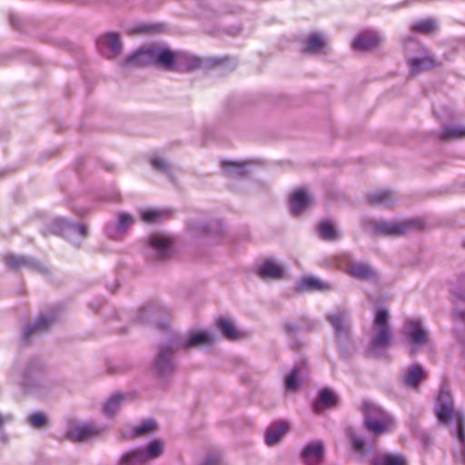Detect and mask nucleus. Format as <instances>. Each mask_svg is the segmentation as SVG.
Here are the masks:
<instances>
[{
  "instance_id": "2",
  "label": "nucleus",
  "mask_w": 465,
  "mask_h": 465,
  "mask_svg": "<svg viewBox=\"0 0 465 465\" xmlns=\"http://www.w3.org/2000/svg\"><path fill=\"white\" fill-rule=\"evenodd\" d=\"M175 52L165 45H145L128 55L122 65L133 68L146 65H155L166 71H173Z\"/></svg>"
},
{
  "instance_id": "9",
  "label": "nucleus",
  "mask_w": 465,
  "mask_h": 465,
  "mask_svg": "<svg viewBox=\"0 0 465 465\" xmlns=\"http://www.w3.org/2000/svg\"><path fill=\"white\" fill-rule=\"evenodd\" d=\"M424 227L420 218L401 221H380L373 224L375 234L383 236H401L411 231H420Z\"/></svg>"
},
{
  "instance_id": "27",
  "label": "nucleus",
  "mask_w": 465,
  "mask_h": 465,
  "mask_svg": "<svg viewBox=\"0 0 465 465\" xmlns=\"http://www.w3.org/2000/svg\"><path fill=\"white\" fill-rule=\"evenodd\" d=\"M307 374V366L304 361L297 363L291 372L285 377L284 384L287 391H294L296 390L301 381Z\"/></svg>"
},
{
  "instance_id": "3",
  "label": "nucleus",
  "mask_w": 465,
  "mask_h": 465,
  "mask_svg": "<svg viewBox=\"0 0 465 465\" xmlns=\"http://www.w3.org/2000/svg\"><path fill=\"white\" fill-rule=\"evenodd\" d=\"M435 413L440 424L447 426L454 423L455 433L462 445V456L465 463V415L462 411L454 410L452 395L446 389H441L439 392Z\"/></svg>"
},
{
  "instance_id": "22",
  "label": "nucleus",
  "mask_w": 465,
  "mask_h": 465,
  "mask_svg": "<svg viewBox=\"0 0 465 465\" xmlns=\"http://www.w3.org/2000/svg\"><path fill=\"white\" fill-rule=\"evenodd\" d=\"M369 203L373 206L390 208L398 201L395 193L387 189H381L371 192L368 196Z\"/></svg>"
},
{
  "instance_id": "30",
  "label": "nucleus",
  "mask_w": 465,
  "mask_h": 465,
  "mask_svg": "<svg viewBox=\"0 0 465 465\" xmlns=\"http://www.w3.org/2000/svg\"><path fill=\"white\" fill-rule=\"evenodd\" d=\"M379 42V37L375 33L364 32L360 34L352 42L354 50L366 51L374 48Z\"/></svg>"
},
{
  "instance_id": "31",
  "label": "nucleus",
  "mask_w": 465,
  "mask_h": 465,
  "mask_svg": "<svg viewBox=\"0 0 465 465\" xmlns=\"http://www.w3.org/2000/svg\"><path fill=\"white\" fill-rule=\"evenodd\" d=\"M288 424L284 421L272 423L266 430L265 442L268 446L275 445L280 439L286 433Z\"/></svg>"
},
{
  "instance_id": "7",
  "label": "nucleus",
  "mask_w": 465,
  "mask_h": 465,
  "mask_svg": "<svg viewBox=\"0 0 465 465\" xmlns=\"http://www.w3.org/2000/svg\"><path fill=\"white\" fill-rule=\"evenodd\" d=\"M61 312L58 308H52L39 314L34 323L26 325L22 333L25 343H30L46 333L58 321Z\"/></svg>"
},
{
  "instance_id": "29",
  "label": "nucleus",
  "mask_w": 465,
  "mask_h": 465,
  "mask_svg": "<svg viewBox=\"0 0 465 465\" xmlns=\"http://www.w3.org/2000/svg\"><path fill=\"white\" fill-rule=\"evenodd\" d=\"M283 273L282 266L272 260H266L258 270L259 276L263 280H278Z\"/></svg>"
},
{
  "instance_id": "46",
  "label": "nucleus",
  "mask_w": 465,
  "mask_h": 465,
  "mask_svg": "<svg viewBox=\"0 0 465 465\" xmlns=\"http://www.w3.org/2000/svg\"><path fill=\"white\" fill-rule=\"evenodd\" d=\"M153 30H155V26H149V25H138V26L134 27L131 31V34H134V33H146V32H151V31H153Z\"/></svg>"
},
{
  "instance_id": "50",
  "label": "nucleus",
  "mask_w": 465,
  "mask_h": 465,
  "mask_svg": "<svg viewBox=\"0 0 465 465\" xmlns=\"http://www.w3.org/2000/svg\"><path fill=\"white\" fill-rule=\"evenodd\" d=\"M284 327L289 333H295L298 330V326L294 322H286Z\"/></svg>"
},
{
  "instance_id": "28",
  "label": "nucleus",
  "mask_w": 465,
  "mask_h": 465,
  "mask_svg": "<svg viewBox=\"0 0 465 465\" xmlns=\"http://www.w3.org/2000/svg\"><path fill=\"white\" fill-rule=\"evenodd\" d=\"M221 166L229 178H243L249 173L246 162L223 161Z\"/></svg>"
},
{
  "instance_id": "32",
  "label": "nucleus",
  "mask_w": 465,
  "mask_h": 465,
  "mask_svg": "<svg viewBox=\"0 0 465 465\" xmlns=\"http://www.w3.org/2000/svg\"><path fill=\"white\" fill-rule=\"evenodd\" d=\"M297 288L299 291H321L326 292L331 289V283L327 282L321 281L315 277H305L302 278Z\"/></svg>"
},
{
  "instance_id": "52",
  "label": "nucleus",
  "mask_w": 465,
  "mask_h": 465,
  "mask_svg": "<svg viewBox=\"0 0 465 465\" xmlns=\"http://www.w3.org/2000/svg\"><path fill=\"white\" fill-rule=\"evenodd\" d=\"M462 247L465 248V238L462 240V243H461Z\"/></svg>"
},
{
  "instance_id": "33",
  "label": "nucleus",
  "mask_w": 465,
  "mask_h": 465,
  "mask_svg": "<svg viewBox=\"0 0 465 465\" xmlns=\"http://www.w3.org/2000/svg\"><path fill=\"white\" fill-rule=\"evenodd\" d=\"M371 465H407L406 458L400 453H382L370 460Z\"/></svg>"
},
{
  "instance_id": "19",
  "label": "nucleus",
  "mask_w": 465,
  "mask_h": 465,
  "mask_svg": "<svg viewBox=\"0 0 465 465\" xmlns=\"http://www.w3.org/2000/svg\"><path fill=\"white\" fill-rule=\"evenodd\" d=\"M5 261L11 270L27 268L38 272L45 271V268L41 262L29 256H15L14 254H7L5 257Z\"/></svg>"
},
{
  "instance_id": "37",
  "label": "nucleus",
  "mask_w": 465,
  "mask_h": 465,
  "mask_svg": "<svg viewBox=\"0 0 465 465\" xmlns=\"http://www.w3.org/2000/svg\"><path fill=\"white\" fill-rule=\"evenodd\" d=\"M320 237L325 241H335L339 238V232L334 224L327 220L322 221L318 225Z\"/></svg>"
},
{
  "instance_id": "26",
  "label": "nucleus",
  "mask_w": 465,
  "mask_h": 465,
  "mask_svg": "<svg viewBox=\"0 0 465 465\" xmlns=\"http://www.w3.org/2000/svg\"><path fill=\"white\" fill-rule=\"evenodd\" d=\"M99 433L97 427L91 424H82L72 427L66 433L69 440L84 441Z\"/></svg>"
},
{
  "instance_id": "42",
  "label": "nucleus",
  "mask_w": 465,
  "mask_h": 465,
  "mask_svg": "<svg viewBox=\"0 0 465 465\" xmlns=\"http://www.w3.org/2000/svg\"><path fill=\"white\" fill-rule=\"evenodd\" d=\"M155 428L156 422L153 420H146L134 429L133 434L134 436H142L154 430Z\"/></svg>"
},
{
  "instance_id": "40",
  "label": "nucleus",
  "mask_w": 465,
  "mask_h": 465,
  "mask_svg": "<svg viewBox=\"0 0 465 465\" xmlns=\"http://www.w3.org/2000/svg\"><path fill=\"white\" fill-rule=\"evenodd\" d=\"M151 165L156 172L168 177H172V167L170 163L163 157L154 155L151 158Z\"/></svg>"
},
{
  "instance_id": "12",
  "label": "nucleus",
  "mask_w": 465,
  "mask_h": 465,
  "mask_svg": "<svg viewBox=\"0 0 465 465\" xmlns=\"http://www.w3.org/2000/svg\"><path fill=\"white\" fill-rule=\"evenodd\" d=\"M327 320L334 330L337 342L345 346L350 342L351 316L348 310L338 308L327 315Z\"/></svg>"
},
{
  "instance_id": "39",
  "label": "nucleus",
  "mask_w": 465,
  "mask_h": 465,
  "mask_svg": "<svg viewBox=\"0 0 465 465\" xmlns=\"http://www.w3.org/2000/svg\"><path fill=\"white\" fill-rule=\"evenodd\" d=\"M465 137V126L463 125H444L440 134L443 140H455Z\"/></svg>"
},
{
  "instance_id": "44",
  "label": "nucleus",
  "mask_w": 465,
  "mask_h": 465,
  "mask_svg": "<svg viewBox=\"0 0 465 465\" xmlns=\"http://www.w3.org/2000/svg\"><path fill=\"white\" fill-rule=\"evenodd\" d=\"M350 439L352 444L353 450L361 457L364 458L366 454V449L364 440L362 438L357 436L355 433H350Z\"/></svg>"
},
{
  "instance_id": "35",
  "label": "nucleus",
  "mask_w": 465,
  "mask_h": 465,
  "mask_svg": "<svg viewBox=\"0 0 465 465\" xmlns=\"http://www.w3.org/2000/svg\"><path fill=\"white\" fill-rule=\"evenodd\" d=\"M128 398L129 394L121 392L112 395L104 407V414L108 417L114 416Z\"/></svg>"
},
{
  "instance_id": "43",
  "label": "nucleus",
  "mask_w": 465,
  "mask_h": 465,
  "mask_svg": "<svg viewBox=\"0 0 465 465\" xmlns=\"http://www.w3.org/2000/svg\"><path fill=\"white\" fill-rule=\"evenodd\" d=\"M46 420V415L42 411L34 412L27 418V422L35 429L42 428Z\"/></svg>"
},
{
  "instance_id": "41",
  "label": "nucleus",
  "mask_w": 465,
  "mask_h": 465,
  "mask_svg": "<svg viewBox=\"0 0 465 465\" xmlns=\"http://www.w3.org/2000/svg\"><path fill=\"white\" fill-rule=\"evenodd\" d=\"M411 28L413 32L430 34L437 28V23L431 18H426L412 24Z\"/></svg>"
},
{
  "instance_id": "6",
  "label": "nucleus",
  "mask_w": 465,
  "mask_h": 465,
  "mask_svg": "<svg viewBox=\"0 0 465 465\" xmlns=\"http://www.w3.org/2000/svg\"><path fill=\"white\" fill-rule=\"evenodd\" d=\"M361 411L364 413L365 426L370 431L380 435L389 430L392 420L380 406L366 401L362 403Z\"/></svg>"
},
{
  "instance_id": "1",
  "label": "nucleus",
  "mask_w": 465,
  "mask_h": 465,
  "mask_svg": "<svg viewBox=\"0 0 465 465\" xmlns=\"http://www.w3.org/2000/svg\"><path fill=\"white\" fill-rule=\"evenodd\" d=\"M15 374L18 376L17 383L21 390L29 395L45 396L55 385L46 366L38 359L15 366Z\"/></svg>"
},
{
  "instance_id": "48",
  "label": "nucleus",
  "mask_w": 465,
  "mask_h": 465,
  "mask_svg": "<svg viewBox=\"0 0 465 465\" xmlns=\"http://www.w3.org/2000/svg\"><path fill=\"white\" fill-rule=\"evenodd\" d=\"M13 419H14V417L10 413H7V414L0 413V428L2 426H4L5 424L11 422L13 420Z\"/></svg>"
},
{
  "instance_id": "4",
  "label": "nucleus",
  "mask_w": 465,
  "mask_h": 465,
  "mask_svg": "<svg viewBox=\"0 0 465 465\" xmlns=\"http://www.w3.org/2000/svg\"><path fill=\"white\" fill-rule=\"evenodd\" d=\"M389 312L379 309L372 324V336L368 348L371 356H381L394 341L393 331L389 324Z\"/></svg>"
},
{
  "instance_id": "8",
  "label": "nucleus",
  "mask_w": 465,
  "mask_h": 465,
  "mask_svg": "<svg viewBox=\"0 0 465 465\" xmlns=\"http://www.w3.org/2000/svg\"><path fill=\"white\" fill-rule=\"evenodd\" d=\"M163 441L161 440H152L143 448H137L124 453L118 465H143L159 458L163 453Z\"/></svg>"
},
{
  "instance_id": "47",
  "label": "nucleus",
  "mask_w": 465,
  "mask_h": 465,
  "mask_svg": "<svg viewBox=\"0 0 465 465\" xmlns=\"http://www.w3.org/2000/svg\"><path fill=\"white\" fill-rule=\"evenodd\" d=\"M219 458L215 455H209L201 465H218Z\"/></svg>"
},
{
  "instance_id": "11",
  "label": "nucleus",
  "mask_w": 465,
  "mask_h": 465,
  "mask_svg": "<svg viewBox=\"0 0 465 465\" xmlns=\"http://www.w3.org/2000/svg\"><path fill=\"white\" fill-rule=\"evenodd\" d=\"M402 335L410 345V354L411 356H414L429 340V333L420 319H407L402 328Z\"/></svg>"
},
{
  "instance_id": "34",
  "label": "nucleus",
  "mask_w": 465,
  "mask_h": 465,
  "mask_svg": "<svg viewBox=\"0 0 465 465\" xmlns=\"http://www.w3.org/2000/svg\"><path fill=\"white\" fill-rule=\"evenodd\" d=\"M325 39L320 33H312L304 42L302 51L305 53L316 54L324 47Z\"/></svg>"
},
{
  "instance_id": "14",
  "label": "nucleus",
  "mask_w": 465,
  "mask_h": 465,
  "mask_svg": "<svg viewBox=\"0 0 465 465\" xmlns=\"http://www.w3.org/2000/svg\"><path fill=\"white\" fill-rule=\"evenodd\" d=\"M178 350L173 338L159 346L153 365V370L158 375H167L174 371L175 361L173 354Z\"/></svg>"
},
{
  "instance_id": "21",
  "label": "nucleus",
  "mask_w": 465,
  "mask_h": 465,
  "mask_svg": "<svg viewBox=\"0 0 465 465\" xmlns=\"http://www.w3.org/2000/svg\"><path fill=\"white\" fill-rule=\"evenodd\" d=\"M426 371L420 364H412L406 368L401 375L404 385L416 389L426 379Z\"/></svg>"
},
{
  "instance_id": "18",
  "label": "nucleus",
  "mask_w": 465,
  "mask_h": 465,
  "mask_svg": "<svg viewBox=\"0 0 465 465\" xmlns=\"http://www.w3.org/2000/svg\"><path fill=\"white\" fill-rule=\"evenodd\" d=\"M346 272L359 280L372 282H377L380 280L378 272L366 262H351L347 265Z\"/></svg>"
},
{
  "instance_id": "20",
  "label": "nucleus",
  "mask_w": 465,
  "mask_h": 465,
  "mask_svg": "<svg viewBox=\"0 0 465 465\" xmlns=\"http://www.w3.org/2000/svg\"><path fill=\"white\" fill-rule=\"evenodd\" d=\"M324 446L316 440L307 444L302 451V459L306 465H319L323 460Z\"/></svg>"
},
{
  "instance_id": "38",
  "label": "nucleus",
  "mask_w": 465,
  "mask_h": 465,
  "mask_svg": "<svg viewBox=\"0 0 465 465\" xmlns=\"http://www.w3.org/2000/svg\"><path fill=\"white\" fill-rule=\"evenodd\" d=\"M172 212L168 209H149L142 212V219L148 223L159 222L170 217Z\"/></svg>"
},
{
  "instance_id": "24",
  "label": "nucleus",
  "mask_w": 465,
  "mask_h": 465,
  "mask_svg": "<svg viewBox=\"0 0 465 465\" xmlns=\"http://www.w3.org/2000/svg\"><path fill=\"white\" fill-rule=\"evenodd\" d=\"M216 325L223 336L229 341H237L244 337V332L238 329L234 322L230 318H218Z\"/></svg>"
},
{
  "instance_id": "16",
  "label": "nucleus",
  "mask_w": 465,
  "mask_h": 465,
  "mask_svg": "<svg viewBox=\"0 0 465 465\" xmlns=\"http://www.w3.org/2000/svg\"><path fill=\"white\" fill-rule=\"evenodd\" d=\"M134 215L124 212L119 213L115 220L107 223L105 233L113 240L120 239L134 224Z\"/></svg>"
},
{
  "instance_id": "15",
  "label": "nucleus",
  "mask_w": 465,
  "mask_h": 465,
  "mask_svg": "<svg viewBox=\"0 0 465 465\" xmlns=\"http://www.w3.org/2000/svg\"><path fill=\"white\" fill-rule=\"evenodd\" d=\"M176 349L190 350L211 347L214 342V336L207 331H192L187 337H173Z\"/></svg>"
},
{
  "instance_id": "5",
  "label": "nucleus",
  "mask_w": 465,
  "mask_h": 465,
  "mask_svg": "<svg viewBox=\"0 0 465 465\" xmlns=\"http://www.w3.org/2000/svg\"><path fill=\"white\" fill-rule=\"evenodd\" d=\"M404 50L411 75L440 65L432 53L413 36L405 39Z\"/></svg>"
},
{
  "instance_id": "23",
  "label": "nucleus",
  "mask_w": 465,
  "mask_h": 465,
  "mask_svg": "<svg viewBox=\"0 0 465 465\" xmlns=\"http://www.w3.org/2000/svg\"><path fill=\"white\" fill-rule=\"evenodd\" d=\"M201 60L186 52H175L174 68L176 72H188L198 68Z\"/></svg>"
},
{
  "instance_id": "49",
  "label": "nucleus",
  "mask_w": 465,
  "mask_h": 465,
  "mask_svg": "<svg viewBox=\"0 0 465 465\" xmlns=\"http://www.w3.org/2000/svg\"><path fill=\"white\" fill-rule=\"evenodd\" d=\"M463 283H465V275H463L461 278H460V287H457L453 292L455 295L460 297V299L462 300H465V294L463 295L462 294V291H461V287L463 285Z\"/></svg>"
},
{
  "instance_id": "13",
  "label": "nucleus",
  "mask_w": 465,
  "mask_h": 465,
  "mask_svg": "<svg viewBox=\"0 0 465 465\" xmlns=\"http://www.w3.org/2000/svg\"><path fill=\"white\" fill-rule=\"evenodd\" d=\"M49 230L54 234L64 236L74 244H78L76 236H87V229L84 224L74 223L64 218L54 219L49 224Z\"/></svg>"
},
{
  "instance_id": "25",
  "label": "nucleus",
  "mask_w": 465,
  "mask_h": 465,
  "mask_svg": "<svg viewBox=\"0 0 465 465\" xmlns=\"http://www.w3.org/2000/svg\"><path fill=\"white\" fill-rule=\"evenodd\" d=\"M311 203V197L302 189L294 191L290 196V211L292 215H300Z\"/></svg>"
},
{
  "instance_id": "51",
  "label": "nucleus",
  "mask_w": 465,
  "mask_h": 465,
  "mask_svg": "<svg viewBox=\"0 0 465 465\" xmlns=\"http://www.w3.org/2000/svg\"><path fill=\"white\" fill-rule=\"evenodd\" d=\"M456 315L460 317V319L462 321V322L465 324V312H456Z\"/></svg>"
},
{
  "instance_id": "36",
  "label": "nucleus",
  "mask_w": 465,
  "mask_h": 465,
  "mask_svg": "<svg viewBox=\"0 0 465 465\" xmlns=\"http://www.w3.org/2000/svg\"><path fill=\"white\" fill-rule=\"evenodd\" d=\"M335 401L334 393L329 389H323L320 391L318 399L313 404V411L319 413L322 409L333 406Z\"/></svg>"
},
{
  "instance_id": "17",
  "label": "nucleus",
  "mask_w": 465,
  "mask_h": 465,
  "mask_svg": "<svg viewBox=\"0 0 465 465\" xmlns=\"http://www.w3.org/2000/svg\"><path fill=\"white\" fill-rule=\"evenodd\" d=\"M97 46L101 54L108 58H114L122 52L123 45L120 35L114 32H109L97 39Z\"/></svg>"
},
{
  "instance_id": "10",
  "label": "nucleus",
  "mask_w": 465,
  "mask_h": 465,
  "mask_svg": "<svg viewBox=\"0 0 465 465\" xmlns=\"http://www.w3.org/2000/svg\"><path fill=\"white\" fill-rule=\"evenodd\" d=\"M174 253L173 240L163 233H153L148 237L146 257L152 262H163Z\"/></svg>"
},
{
  "instance_id": "45",
  "label": "nucleus",
  "mask_w": 465,
  "mask_h": 465,
  "mask_svg": "<svg viewBox=\"0 0 465 465\" xmlns=\"http://www.w3.org/2000/svg\"><path fill=\"white\" fill-rule=\"evenodd\" d=\"M191 230L193 232H199L203 233H207L209 232L208 225L203 223H196L191 225Z\"/></svg>"
}]
</instances>
